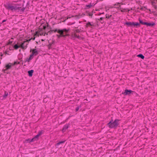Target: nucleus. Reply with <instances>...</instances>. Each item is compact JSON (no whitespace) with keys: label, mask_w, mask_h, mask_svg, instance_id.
Here are the masks:
<instances>
[{"label":"nucleus","mask_w":157,"mask_h":157,"mask_svg":"<svg viewBox=\"0 0 157 157\" xmlns=\"http://www.w3.org/2000/svg\"><path fill=\"white\" fill-rule=\"evenodd\" d=\"M69 31V29H64L62 30L60 29H54L52 31L54 33L57 32L59 34V36H58V37H65L68 35L67 33Z\"/></svg>","instance_id":"nucleus-1"},{"label":"nucleus","mask_w":157,"mask_h":157,"mask_svg":"<svg viewBox=\"0 0 157 157\" xmlns=\"http://www.w3.org/2000/svg\"><path fill=\"white\" fill-rule=\"evenodd\" d=\"M118 9L121 10V11L122 12H126L127 11H129V10L128 9H122L120 6L119 7H117Z\"/></svg>","instance_id":"nucleus-9"},{"label":"nucleus","mask_w":157,"mask_h":157,"mask_svg":"<svg viewBox=\"0 0 157 157\" xmlns=\"http://www.w3.org/2000/svg\"><path fill=\"white\" fill-rule=\"evenodd\" d=\"M137 56H138L139 57H140L141 59H144V56L143 55H142L141 54H140L138 55Z\"/></svg>","instance_id":"nucleus-18"},{"label":"nucleus","mask_w":157,"mask_h":157,"mask_svg":"<svg viewBox=\"0 0 157 157\" xmlns=\"http://www.w3.org/2000/svg\"><path fill=\"white\" fill-rule=\"evenodd\" d=\"M79 108L78 107H77V108H76V109H76V111H78V110L79 109Z\"/></svg>","instance_id":"nucleus-30"},{"label":"nucleus","mask_w":157,"mask_h":157,"mask_svg":"<svg viewBox=\"0 0 157 157\" xmlns=\"http://www.w3.org/2000/svg\"><path fill=\"white\" fill-rule=\"evenodd\" d=\"M46 28V27L45 26H43V28L44 29H45Z\"/></svg>","instance_id":"nucleus-32"},{"label":"nucleus","mask_w":157,"mask_h":157,"mask_svg":"<svg viewBox=\"0 0 157 157\" xmlns=\"http://www.w3.org/2000/svg\"><path fill=\"white\" fill-rule=\"evenodd\" d=\"M20 5H17L14 6L9 5L8 6V8L13 11H17L19 10L21 8L20 7Z\"/></svg>","instance_id":"nucleus-3"},{"label":"nucleus","mask_w":157,"mask_h":157,"mask_svg":"<svg viewBox=\"0 0 157 157\" xmlns=\"http://www.w3.org/2000/svg\"><path fill=\"white\" fill-rule=\"evenodd\" d=\"M118 120H115L114 121H110L108 124V126L111 128H116L119 124Z\"/></svg>","instance_id":"nucleus-2"},{"label":"nucleus","mask_w":157,"mask_h":157,"mask_svg":"<svg viewBox=\"0 0 157 157\" xmlns=\"http://www.w3.org/2000/svg\"><path fill=\"white\" fill-rule=\"evenodd\" d=\"M32 52V54L34 56H36L38 54V51L36 49H31L30 52Z\"/></svg>","instance_id":"nucleus-6"},{"label":"nucleus","mask_w":157,"mask_h":157,"mask_svg":"<svg viewBox=\"0 0 157 157\" xmlns=\"http://www.w3.org/2000/svg\"><path fill=\"white\" fill-rule=\"evenodd\" d=\"M31 39L29 40L24 41L23 43L21 44V48L23 49H26L27 47V45L29 44V42L30 40Z\"/></svg>","instance_id":"nucleus-4"},{"label":"nucleus","mask_w":157,"mask_h":157,"mask_svg":"<svg viewBox=\"0 0 157 157\" xmlns=\"http://www.w3.org/2000/svg\"><path fill=\"white\" fill-rule=\"evenodd\" d=\"M139 25V24L137 22L134 23L133 22V26L134 27Z\"/></svg>","instance_id":"nucleus-19"},{"label":"nucleus","mask_w":157,"mask_h":157,"mask_svg":"<svg viewBox=\"0 0 157 157\" xmlns=\"http://www.w3.org/2000/svg\"><path fill=\"white\" fill-rule=\"evenodd\" d=\"M51 44H50L48 45V48L49 49H50L51 48Z\"/></svg>","instance_id":"nucleus-28"},{"label":"nucleus","mask_w":157,"mask_h":157,"mask_svg":"<svg viewBox=\"0 0 157 157\" xmlns=\"http://www.w3.org/2000/svg\"><path fill=\"white\" fill-rule=\"evenodd\" d=\"M92 26L93 25L91 24V23L89 22H88V23L86 24V27H88L89 26Z\"/></svg>","instance_id":"nucleus-20"},{"label":"nucleus","mask_w":157,"mask_h":157,"mask_svg":"<svg viewBox=\"0 0 157 157\" xmlns=\"http://www.w3.org/2000/svg\"><path fill=\"white\" fill-rule=\"evenodd\" d=\"M42 40V41H44V40H43V39H42V40Z\"/></svg>","instance_id":"nucleus-36"},{"label":"nucleus","mask_w":157,"mask_h":157,"mask_svg":"<svg viewBox=\"0 0 157 157\" xmlns=\"http://www.w3.org/2000/svg\"><path fill=\"white\" fill-rule=\"evenodd\" d=\"M19 63L17 62H14L13 63H12L13 66L15 65L16 64H19Z\"/></svg>","instance_id":"nucleus-22"},{"label":"nucleus","mask_w":157,"mask_h":157,"mask_svg":"<svg viewBox=\"0 0 157 157\" xmlns=\"http://www.w3.org/2000/svg\"><path fill=\"white\" fill-rule=\"evenodd\" d=\"M121 3H117L114 5V6H115V7L116 8H117V7H119L120 6V4Z\"/></svg>","instance_id":"nucleus-16"},{"label":"nucleus","mask_w":157,"mask_h":157,"mask_svg":"<svg viewBox=\"0 0 157 157\" xmlns=\"http://www.w3.org/2000/svg\"><path fill=\"white\" fill-rule=\"evenodd\" d=\"M5 21H6L5 20H3L2 21V22H5Z\"/></svg>","instance_id":"nucleus-34"},{"label":"nucleus","mask_w":157,"mask_h":157,"mask_svg":"<svg viewBox=\"0 0 157 157\" xmlns=\"http://www.w3.org/2000/svg\"><path fill=\"white\" fill-rule=\"evenodd\" d=\"M64 142H65L64 141H60V142H59V143H58L57 144V145H59L60 144H61L64 143Z\"/></svg>","instance_id":"nucleus-23"},{"label":"nucleus","mask_w":157,"mask_h":157,"mask_svg":"<svg viewBox=\"0 0 157 157\" xmlns=\"http://www.w3.org/2000/svg\"><path fill=\"white\" fill-rule=\"evenodd\" d=\"M8 95V93L6 92H5V94H4V95L3 96V97L5 98L7 97Z\"/></svg>","instance_id":"nucleus-21"},{"label":"nucleus","mask_w":157,"mask_h":157,"mask_svg":"<svg viewBox=\"0 0 157 157\" xmlns=\"http://www.w3.org/2000/svg\"><path fill=\"white\" fill-rule=\"evenodd\" d=\"M20 46L21 44H18V45L17 44H16L14 46L13 48L15 50H17L19 48H21V47Z\"/></svg>","instance_id":"nucleus-10"},{"label":"nucleus","mask_w":157,"mask_h":157,"mask_svg":"<svg viewBox=\"0 0 157 157\" xmlns=\"http://www.w3.org/2000/svg\"><path fill=\"white\" fill-rule=\"evenodd\" d=\"M86 7H88V8H90V7H91V6H92V5H91V4H90L88 5H86Z\"/></svg>","instance_id":"nucleus-27"},{"label":"nucleus","mask_w":157,"mask_h":157,"mask_svg":"<svg viewBox=\"0 0 157 157\" xmlns=\"http://www.w3.org/2000/svg\"><path fill=\"white\" fill-rule=\"evenodd\" d=\"M153 1L152 2V4H153L154 3H155L156 2L157 3V0H153Z\"/></svg>","instance_id":"nucleus-26"},{"label":"nucleus","mask_w":157,"mask_h":157,"mask_svg":"<svg viewBox=\"0 0 157 157\" xmlns=\"http://www.w3.org/2000/svg\"><path fill=\"white\" fill-rule=\"evenodd\" d=\"M45 34V33H44H44H40V35H44V36Z\"/></svg>","instance_id":"nucleus-29"},{"label":"nucleus","mask_w":157,"mask_h":157,"mask_svg":"<svg viewBox=\"0 0 157 157\" xmlns=\"http://www.w3.org/2000/svg\"><path fill=\"white\" fill-rule=\"evenodd\" d=\"M72 37L73 38H78L79 37V36L77 34L75 33L72 35Z\"/></svg>","instance_id":"nucleus-15"},{"label":"nucleus","mask_w":157,"mask_h":157,"mask_svg":"<svg viewBox=\"0 0 157 157\" xmlns=\"http://www.w3.org/2000/svg\"><path fill=\"white\" fill-rule=\"evenodd\" d=\"M12 66V63H9L6 65V66L2 69V71L4 73H6V71L10 69Z\"/></svg>","instance_id":"nucleus-5"},{"label":"nucleus","mask_w":157,"mask_h":157,"mask_svg":"<svg viewBox=\"0 0 157 157\" xmlns=\"http://www.w3.org/2000/svg\"><path fill=\"white\" fill-rule=\"evenodd\" d=\"M39 33H38V31H37L36 32V33L34 34V36H36L37 35L38 36H39Z\"/></svg>","instance_id":"nucleus-25"},{"label":"nucleus","mask_w":157,"mask_h":157,"mask_svg":"<svg viewBox=\"0 0 157 157\" xmlns=\"http://www.w3.org/2000/svg\"><path fill=\"white\" fill-rule=\"evenodd\" d=\"M104 18L103 17H101L100 18V19L101 20H102Z\"/></svg>","instance_id":"nucleus-33"},{"label":"nucleus","mask_w":157,"mask_h":157,"mask_svg":"<svg viewBox=\"0 0 157 157\" xmlns=\"http://www.w3.org/2000/svg\"><path fill=\"white\" fill-rule=\"evenodd\" d=\"M144 25H147L148 26H152L154 25V24L145 22V23L144 24Z\"/></svg>","instance_id":"nucleus-12"},{"label":"nucleus","mask_w":157,"mask_h":157,"mask_svg":"<svg viewBox=\"0 0 157 157\" xmlns=\"http://www.w3.org/2000/svg\"><path fill=\"white\" fill-rule=\"evenodd\" d=\"M35 37H34V38L33 39V40H35Z\"/></svg>","instance_id":"nucleus-35"},{"label":"nucleus","mask_w":157,"mask_h":157,"mask_svg":"<svg viewBox=\"0 0 157 157\" xmlns=\"http://www.w3.org/2000/svg\"><path fill=\"white\" fill-rule=\"evenodd\" d=\"M140 23L144 25V24L145 23V22H143L141 20H140Z\"/></svg>","instance_id":"nucleus-24"},{"label":"nucleus","mask_w":157,"mask_h":157,"mask_svg":"<svg viewBox=\"0 0 157 157\" xmlns=\"http://www.w3.org/2000/svg\"><path fill=\"white\" fill-rule=\"evenodd\" d=\"M68 128V127L67 125H65L64 126V127L62 129L63 132H64Z\"/></svg>","instance_id":"nucleus-14"},{"label":"nucleus","mask_w":157,"mask_h":157,"mask_svg":"<svg viewBox=\"0 0 157 157\" xmlns=\"http://www.w3.org/2000/svg\"><path fill=\"white\" fill-rule=\"evenodd\" d=\"M42 133V131L40 132H39L38 134L35 136V138L38 137L40 136L41 135Z\"/></svg>","instance_id":"nucleus-17"},{"label":"nucleus","mask_w":157,"mask_h":157,"mask_svg":"<svg viewBox=\"0 0 157 157\" xmlns=\"http://www.w3.org/2000/svg\"><path fill=\"white\" fill-rule=\"evenodd\" d=\"M89 16H92L93 14L91 13H90L88 14Z\"/></svg>","instance_id":"nucleus-31"},{"label":"nucleus","mask_w":157,"mask_h":157,"mask_svg":"<svg viewBox=\"0 0 157 157\" xmlns=\"http://www.w3.org/2000/svg\"><path fill=\"white\" fill-rule=\"evenodd\" d=\"M33 70H31L28 71V73L29 76H32L33 75Z\"/></svg>","instance_id":"nucleus-11"},{"label":"nucleus","mask_w":157,"mask_h":157,"mask_svg":"<svg viewBox=\"0 0 157 157\" xmlns=\"http://www.w3.org/2000/svg\"><path fill=\"white\" fill-rule=\"evenodd\" d=\"M125 24L128 26H133V22H126Z\"/></svg>","instance_id":"nucleus-13"},{"label":"nucleus","mask_w":157,"mask_h":157,"mask_svg":"<svg viewBox=\"0 0 157 157\" xmlns=\"http://www.w3.org/2000/svg\"><path fill=\"white\" fill-rule=\"evenodd\" d=\"M34 56L32 55V54H31L29 58H26L25 59V62H29L30 61L32 60L34 57Z\"/></svg>","instance_id":"nucleus-8"},{"label":"nucleus","mask_w":157,"mask_h":157,"mask_svg":"<svg viewBox=\"0 0 157 157\" xmlns=\"http://www.w3.org/2000/svg\"><path fill=\"white\" fill-rule=\"evenodd\" d=\"M134 92L130 90H125L124 92L123 93L124 95H129L131 93H132Z\"/></svg>","instance_id":"nucleus-7"}]
</instances>
